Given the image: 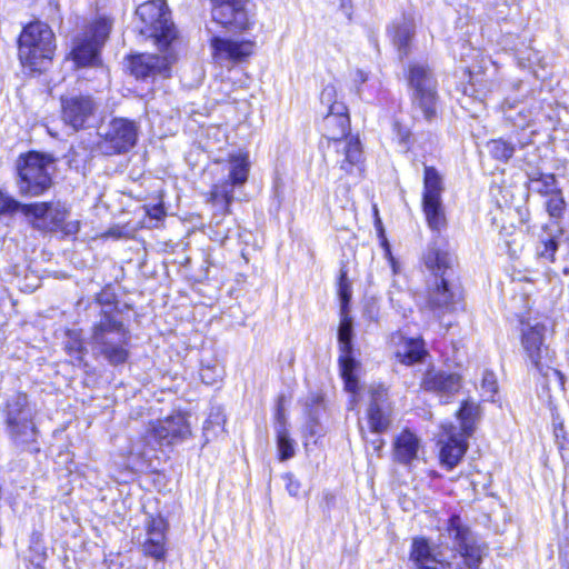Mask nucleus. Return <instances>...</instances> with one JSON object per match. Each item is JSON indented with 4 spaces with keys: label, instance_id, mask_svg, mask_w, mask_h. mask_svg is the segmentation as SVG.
Instances as JSON below:
<instances>
[{
    "label": "nucleus",
    "instance_id": "obj_58",
    "mask_svg": "<svg viewBox=\"0 0 569 569\" xmlns=\"http://www.w3.org/2000/svg\"><path fill=\"white\" fill-rule=\"evenodd\" d=\"M228 237H224L222 240H221V243L223 244L224 241L227 240Z\"/></svg>",
    "mask_w": 569,
    "mask_h": 569
},
{
    "label": "nucleus",
    "instance_id": "obj_23",
    "mask_svg": "<svg viewBox=\"0 0 569 569\" xmlns=\"http://www.w3.org/2000/svg\"><path fill=\"white\" fill-rule=\"evenodd\" d=\"M391 342L395 346V356L399 362L410 366L421 361L427 351L420 338H407L401 333L392 336Z\"/></svg>",
    "mask_w": 569,
    "mask_h": 569
},
{
    "label": "nucleus",
    "instance_id": "obj_19",
    "mask_svg": "<svg viewBox=\"0 0 569 569\" xmlns=\"http://www.w3.org/2000/svg\"><path fill=\"white\" fill-rule=\"evenodd\" d=\"M368 421L371 430L377 433L385 432L390 426V410L387 405V390L382 386L372 387L370 390Z\"/></svg>",
    "mask_w": 569,
    "mask_h": 569
},
{
    "label": "nucleus",
    "instance_id": "obj_55",
    "mask_svg": "<svg viewBox=\"0 0 569 569\" xmlns=\"http://www.w3.org/2000/svg\"><path fill=\"white\" fill-rule=\"evenodd\" d=\"M561 246H565L566 249L568 250L569 252V238H566L562 242H561Z\"/></svg>",
    "mask_w": 569,
    "mask_h": 569
},
{
    "label": "nucleus",
    "instance_id": "obj_48",
    "mask_svg": "<svg viewBox=\"0 0 569 569\" xmlns=\"http://www.w3.org/2000/svg\"><path fill=\"white\" fill-rule=\"evenodd\" d=\"M283 480L286 481V489L288 493L292 497H297L300 492L301 485L295 479L292 473H286L283 476Z\"/></svg>",
    "mask_w": 569,
    "mask_h": 569
},
{
    "label": "nucleus",
    "instance_id": "obj_52",
    "mask_svg": "<svg viewBox=\"0 0 569 569\" xmlns=\"http://www.w3.org/2000/svg\"><path fill=\"white\" fill-rule=\"evenodd\" d=\"M371 446H372V448H373V451H375L378 456H380L381 450H382V448H383V446H385V441H383L382 439H380V438H379V439H377V440H373V441L371 442Z\"/></svg>",
    "mask_w": 569,
    "mask_h": 569
},
{
    "label": "nucleus",
    "instance_id": "obj_39",
    "mask_svg": "<svg viewBox=\"0 0 569 569\" xmlns=\"http://www.w3.org/2000/svg\"><path fill=\"white\" fill-rule=\"evenodd\" d=\"M67 352L78 362H81L84 355V347L79 335L76 332L68 333V341L66 342Z\"/></svg>",
    "mask_w": 569,
    "mask_h": 569
},
{
    "label": "nucleus",
    "instance_id": "obj_46",
    "mask_svg": "<svg viewBox=\"0 0 569 569\" xmlns=\"http://www.w3.org/2000/svg\"><path fill=\"white\" fill-rule=\"evenodd\" d=\"M489 66H495V62L482 53L477 54V62L470 68V74L472 73H485Z\"/></svg>",
    "mask_w": 569,
    "mask_h": 569
},
{
    "label": "nucleus",
    "instance_id": "obj_31",
    "mask_svg": "<svg viewBox=\"0 0 569 569\" xmlns=\"http://www.w3.org/2000/svg\"><path fill=\"white\" fill-rule=\"evenodd\" d=\"M479 416V406L471 401H465L458 411V419L460 420L461 432L463 437H470L476 428V421Z\"/></svg>",
    "mask_w": 569,
    "mask_h": 569
},
{
    "label": "nucleus",
    "instance_id": "obj_44",
    "mask_svg": "<svg viewBox=\"0 0 569 569\" xmlns=\"http://www.w3.org/2000/svg\"><path fill=\"white\" fill-rule=\"evenodd\" d=\"M565 209V200L561 197L560 192L557 190L556 192L550 194L549 200L547 201V211L553 218H558L561 216Z\"/></svg>",
    "mask_w": 569,
    "mask_h": 569
},
{
    "label": "nucleus",
    "instance_id": "obj_34",
    "mask_svg": "<svg viewBox=\"0 0 569 569\" xmlns=\"http://www.w3.org/2000/svg\"><path fill=\"white\" fill-rule=\"evenodd\" d=\"M111 24L108 18H99L90 26L89 30L83 36H87L91 42L101 47L109 37Z\"/></svg>",
    "mask_w": 569,
    "mask_h": 569
},
{
    "label": "nucleus",
    "instance_id": "obj_53",
    "mask_svg": "<svg viewBox=\"0 0 569 569\" xmlns=\"http://www.w3.org/2000/svg\"><path fill=\"white\" fill-rule=\"evenodd\" d=\"M149 214L154 219H161L163 216V210L161 207H153L151 211H149Z\"/></svg>",
    "mask_w": 569,
    "mask_h": 569
},
{
    "label": "nucleus",
    "instance_id": "obj_2",
    "mask_svg": "<svg viewBox=\"0 0 569 569\" xmlns=\"http://www.w3.org/2000/svg\"><path fill=\"white\" fill-rule=\"evenodd\" d=\"M130 336L124 326L109 315H104L92 328L91 346L110 365L124 363L129 357Z\"/></svg>",
    "mask_w": 569,
    "mask_h": 569
},
{
    "label": "nucleus",
    "instance_id": "obj_29",
    "mask_svg": "<svg viewBox=\"0 0 569 569\" xmlns=\"http://www.w3.org/2000/svg\"><path fill=\"white\" fill-rule=\"evenodd\" d=\"M423 213L430 229L441 231L447 226V218L441 199H422Z\"/></svg>",
    "mask_w": 569,
    "mask_h": 569
},
{
    "label": "nucleus",
    "instance_id": "obj_20",
    "mask_svg": "<svg viewBox=\"0 0 569 569\" xmlns=\"http://www.w3.org/2000/svg\"><path fill=\"white\" fill-rule=\"evenodd\" d=\"M502 110L506 119L515 127L525 129L530 127L541 110L540 102L536 99L510 102L507 100Z\"/></svg>",
    "mask_w": 569,
    "mask_h": 569
},
{
    "label": "nucleus",
    "instance_id": "obj_5",
    "mask_svg": "<svg viewBox=\"0 0 569 569\" xmlns=\"http://www.w3.org/2000/svg\"><path fill=\"white\" fill-rule=\"evenodd\" d=\"M547 327L537 320L521 322V346L532 366L546 378L553 376L563 386V375L552 367V356L545 343Z\"/></svg>",
    "mask_w": 569,
    "mask_h": 569
},
{
    "label": "nucleus",
    "instance_id": "obj_7",
    "mask_svg": "<svg viewBox=\"0 0 569 569\" xmlns=\"http://www.w3.org/2000/svg\"><path fill=\"white\" fill-rule=\"evenodd\" d=\"M136 14L141 22L140 34L151 39L160 50L167 49L174 38L167 3L163 0H149L137 8Z\"/></svg>",
    "mask_w": 569,
    "mask_h": 569
},
{
    "label": "nucleus",
    "instance_id": "obj_18",
    "mask_svg": "<svg viewBox=\"0 0 569 569\" xmlns=\"http://www.w3.org/2000/svg\"><path fill=\"white\" fill-rule=\"evenodd\" d=\"M452 557L457 559V555ZM409 561L410 569H461L459 561L445 559L442 552L431 548L423 538L413 540Z\"/></svg>",
    "mask_w": 569,
    "mask_h": 569
},
{
    "label": "nucleus",
    "instance_id": "obj_25",
    "mask_svg": "<svg viewBox=\"0 0 569 569\" xmlns=\"http://www.w3.org/2000/svg\"><path fill=\"white\" fill-rule=\"evenodd\" d=\"M460 300V290L449 283L447 278L436 279L435 286L429 290V306L443 311H451Z\"/></svg>",
    "mask_w": 569,
    "mask_h": 569
},
{
    "label": "nucleus",
    "instance_id": "obj_51",
    "mask_svg": "<svg viewBox=\"0 0 569 569\" xmlns=\"http://www.w3.org/2000/svg\"><path fill=\"white\" fill-rule=\"evenodd\" d=\"M124 236H126V232L123 230V227H119V226L110 228L103 234V237H111V238H114V239H120V238H123Z\"/></svg>",
    "mask_w": 569,
    "mask_h": 569
},
{
    "label": "nucleus",
    "instance_id": "obj_4",
    "mask_svg": "<svg viewBox=\"0 0 569 569\" xmlns=\"http://www.w3.org/2000/svg\"><path fill=\"white\" fill-rule=\"evenodd\" d=\"M440 546L450 547L457 551L470 569H476L487 553L486 545L478 539L459 516L448 519L446 528L440 533Z\"/></svg>",
    "mask_w": 569,
    "mask_h": 569
},
{
    "label": "nucleus",
    "instance_id": "obj_37",
    "mask_svg": "<svg viewBox=\"0 0 569 569\" xmlns=\"http://www.w3.org/2000/svg\"><path fill=\"white\" fill-rule=\"evenodd\" d=\"M277 447L280 460H288L295 456L293 441L284 428L277 431Z\"/></svg>",
    "mask_w": 569,
    "mask_h": 569
},
{
    "label": "nucleus",
    "instance_id": "obj_41",
    "mask_svg": "<svg viewBox=\"0 0 569 569\" xmlns=\"http://www.w3.org/2000/svg\"><path fill=\"white\" fill-rule=\"evenodd\" d=\"M482 397L486 400L493 401V398L498 391V382L493 372L485 371L481 380Z\"/></svg>",
    "mask_w": 569,
    "mask_h": 569
},
{
    "label": "nucleus",
    "instance_id": "obj_27",
    "mask_svg": "<svg viewBox=\"0 0 569 569\" xmlns=\"http://www.w3.org/2000/svg\"><path fill=\"white\" fill-rule=\"evenodd\" d=\"M453 256L438 243L428 247L423 262L426 268L436 277V279L447 278L448 271L453 264Z\"/></svg>",
    "mask_w": 569,
    "mask_h": 569
},
{
    "label": "nucleus",
    "instance_id": "obj_6",
    "mask_svg": "<svg viewBox=\"0 0 569 569\" xmlns=\"http://www.w3.org/2000/svg\"><path fill=\"white\" fill-rule=\"evenodd\" d=\"M34 410L30 407L26 393L12 396L7 403L6 423L8 432L16 446L30 451H39L33 443L38 430L33 422Z\"/></svg>",
    "mask_w": 569,
    "mask_h": 569
},
{
    "label": "nucleus",
    "instance_id": "obj_3",
    "mask_svg": "<svg viewBox=\"0 0 569 569\" xmlns=\"http://www.w3.org/2000/svg\"><path fill=\"white\" fill-rule=\"evenodd\" d=\"M54 50V33L47 23L36 21L23 28L19 37V58L22 64L40 71L52 59Z\"/></svg>",
    "mask_w": 569,
    "mask_h": 569
},
{
    "label": "nucleus",
    "instance_id": "obj_36",
    "mask_svg": "<svg viewBox=\"0 0 569 569\" xmlns=\"http://www.w3.org/2000/svg\"><path fill=\"white\" fill-rule=\"evenodd\" d=\"M488 150L493 158L500 161H508L515 152L513 146L502 139L491 140L488 143Z\"/></svg>",
    "mask_w": 569,
    "mask_h": 569
},
{
    "label": "nucleus",
    "instance_id": "obj_16",
    "mask_svg": "<svg viewBox=\"0 0 569 569\" xmlns=\"http://www.w3.org/2000/svg\"><path fill=\"white\" fill-rule=\"evenodd\" d=\"M211 22L230 31L246 30L249 26L247 0H211Z\"/></svg>",
    "mask_w": 569,
    "mask_h": 569
},
{
    "label": "nucleus",
    "instance_id": "obj_10",
    "mask_svg": "<svg viewBox=\"0 0 569 569\" xmlns=\"http://www.w3.org/2000/svg\"><path fill=\"white\" fill-rule=\"evenodd\" d=\"M21 211L26 217L32 218L34 228L46 231L58 230L64 222L68 210L61 203L38 202L21 204L17 200L6 197L0 202V216Z\"/></svg>",
    "mask_w": 569,
    "mask_h": 569
},
{
    "label": "nucleus",
    "instance_id": "obj_30",
    "mask_svg": "<svg viewBox=\"0 0 569 569\" xmlns=\"http://www.w3.org/2000/svg\"><path fill=\"white\" fill-rule=\"evenodd\" d=\"M415 31V24L411 19L402 18L400 21L393 23L390 32L392 33V40L395 46L401 56L407 54V48L411 40Z\"/></svg>",
    "mask_w": 569,
    "mask_h": 569
},
{
    "label": "nucleus",
    "instance_id": "obj_1",
    "mask_svg": "<svg viewBox=\"0 0 569 569\" xmlns=\"http://www.w3.org/2000/svg\"><path fill=\"white\" fill-rule=\"evenodd\" d=\"M325 129L328 139L332 140L336 151V163L347 176L360 177L363 172V152L358 137H347L350 129L348 110L341 116L327 112Z\"/></svg>",
    "mask_w": 569,
    "mask_h": 569
},
{
    "label": "nucleus",
    "instance_id": "obj_38",
    "mask_svg": "<svg viewBox=\"0 0 569 569\" xmlns=\"http://www.w3.org/2000/svg\"><path fill=\"white\" fill-rule=\"evenodd\" d=\"M166 523L162 518H153L148 526V538L144 543H166Z\"/></svg>",
    "mask_w": 569,
    "mask_h": 569
},
{
    "label": "nucleus",
    "instance_id": "obj_42",
    "mask_svg": "<svg viewBox=\"0 0 569 569\" xmlns=\"http://www.w3.org/2000/svg\"><path fill=\"white\" fill-rule=\"evenodd\" d=\"M223 376V369L218 365L202 366L200 369V378L203 383L212 386L220 381Z\"/></svg>",
    "mask_w": 569,
    "mask_h": 569
},
{
    "label": "nucleus",
    "instance_id": "obj_11",
    "mask_svg": "<svg viewBox=\"0 0 569 569\" xmlns=\"http://www.w3.org/2000/svg\"><path fill=\"white\" fill-rule=\"evenodd\" d=\"M191 436L190 423L182 413L167 417L163 420H157L150 423L143 436L146 448L138 449V453L148 457L150 451H156L163 445H173L183 441Z\"/></svg>",
    "mask_w": 569,
    "mask_h": 569
},
{
    "label": "nucleus",
    "instance_id": "obj_57",
    "mask_svg": "<svg viewBox=\"0 0 569 569\" xmlns=\"http://www.w3.org/2000/svg\"><path fill=\"white\" fill-rule=\"evenodd\" d=\"M208 32H209V33H213V31H212V28H211V27H208Z\"/></svg>",
    "mask_w": 569,
    "mask_h": 569
},
{
    "label": "nucleus",
    "instance_id": "obj_22",
    "mask_svg": "<svg viewBox=\"0 0 569 569\" xmlns=\"http://www.w3.org/2000/svg\"><path fill=\"white\" fill-rule=\"evenodd\" d=\"M171 59L167 56L139 54L130 62L132 74L137 78H148L156 74L168 77Z\"/></svg>",
    "mask_w": 569,
    "mask_h": 569
},
{
    "label": "nucleus",
    "instance_id": "obj_50",
    "mask_svg": "<svg viewBox=\"0 0 569 569\" xmlns=\"http://www.w3.org/2000/svg\"><path fill=\"white\" fill-rule=\"evenodd\" d=\"M368 80V73L361 69L352 72V81L356 86L362 84Z\"/></svg>",
    "mask_w": 569,
    "mask_h": 569
},
{
    "label": "nucleus",
    "instance_id": "obj_21",
    "mask_svg": "<svg viewBox=\"0 0 569 569\" xmlns=\"http://www.w3.org/2000/svg\"><path fill=\"white\" fill-rule=\"evenodd\" d=\"M461 387V378L456 373H446L433 369L428 370L421 381V388L431 391L441 398H449L457 393Z\"/></svg>",
    "mask_w": 569,
    "mask_h": 569
},
{
    "label": "nucleus",
    "instance_id": "obj_26",
    "mask_svg": "<svg viewBox=\"0 0 569 569\" xmlns=\"http://www.w3.org/2000/svg\"><path fill=\"white\" fill-rule=\"evenodd\" d=\"M420 439L410 430H403L393 440V459L402 465H410L419 458Z\"/></svg>",
    "mask_w": 569,
    "mask_h": 569
},
{
    "label": "nucleus",
    "instance_id": "obj_49",
    "mask_svg": "<svg viewBox=\"0 0 569 569\" xmlns=\"http://www.w3.org/2000/svg\"><path fill=\"white\" fill-rule=\"evenodd\" d=\"M64 234H74L80 229V223L77 220L63 222L59 228Z\"/></svg>",
    "mask_w": 569,
    "mask_h": 569
},
{
    "label": "nucleus",
    "instance_id": "obj_12",
    "mask_svg": "<svg viewBox=\"0 0 569 569\" xmlns=\"http://www.w3.org/2000/svg\"><path fill=\"white\" fill-rule=\"evenodd\" d=\"M352 329V319L348 316V311L340 312V325L338 329V340L340 345V373L345 381L346 390L355 393L358 389L356 371L359 368V362L351 356Z\"/></svg>",
    "mask_w": 569,
    "mask_h": 569
},
{
    "label": "nucleus",
    "instance_id": "obj_35",
    "mask_svg": "<svg viewBox=\"0 0 569 569\" xmlns=\"http://www.w3.org/2000/svg\"><path fill=\"white\" fill-rule=\"evenodd\" d=\"M530 188L542 194H551L556 192V177L551 173H540L538 177L530 179Z\"/></svg>",
    "mask_w": 569,
    "mask_h": 569
},
{
    "label": "nucleus",
    "instance_id": "obj_43",
    "mask_svg": "<svg viewBox=\"0 0 569 569\" xmlns=\"http://www.w3.org/2000/svg\"><path fill=\"white\" fill-rule=\"evenodd\" d=\"M540 62H541L540 54L532 49H529L527 51L526 56H525V53H521L519 56V63L525 68L531 69L532 73L535 74L536 78H542V76L539 74L538 70L535 69V66L539 64Z\"/></svg>",
    "mask_w": 569,
    "mask_h": 569
},
{
    "label": "nucleus",
    "instance_id": "obj_47",
    "mask_svg": "<svg viewBox=\"0 0 569 569\" xmlns=\"http://www.w3.org/2000/svg\"><path fill=\"white\" fill-rule=\"evenodd\" d=\"M143 551L157 560H161L166 556V547L160 543H143Z\"/></svg>",
    "mask_w": 569,
    "mask_h": 569
},
{
    "label": "nucleus",
    "instance_id": "obj_15",
    "mask_svg": "<svg viewBox=\"0 0 569 569\" xmlns=\"http://www.w3.org/2000/svg\"><path fill=\"white\" fill-rule=\"evenodd\" d=\"M409 82L413 89V99L422 110L426 119L436 113L437 91L436 80L423 64H413L409 72Z\"/></svg>",
    "mask_w": 569,
    "mask_h": 569
},
{
    "label": "nucleus",
    "instance_id": "obj_32",
    "mask_svg": "<svg viewBox=\"0 0 569 569\" xmlns=\"http://www.w3.org/2000/svg\"><path fill=\"white\" fill-rule=\"evenodd\" d=\"M442 191V178L439 172L432 167H426L422 199H441Z\"/></svg>",
    "mask_w": 569,
    "mask_h": 569
},
{
    "label": "nucleus",
    "instance_id": "obj_56",
    "mask_svg": "<svg viewBox=\"0 0 569 569\" xmlns=\"http://www.w3.org/2000/svg\"><path fill=\"white\" fill-rule=\"evenodd\" d=\"M408 137V132H405L403 134H401L400 139L401 141H405V139Z\"/></svg>",
    "mask_w": 569,
    "mask_h": 569
},
{
    "label": "nucleus",
    "instance_id": "obj_13",
    "mask_svg": "<svg viewBox=\"0 0 569 569\" xmlns=\"http://www.w3.org/2000/svg\"><path fill=\"white\" fill-rule=\"evenodd\" d=\"M137 140V127L132 121L117 118L100 132L98 149L101 153L111 156L127 152Z\"/></svg>",
    "mask_w": 569,
    "mask_h": 569
},
{
    "label": "nucleus",
    "instance_id": "obj_17",
    "mask_svg": "<svg viewBox=\"0 0 569 569\" xmlns=\"http://www.w3.org/2000/svg\"><path fill=\"white\" fill-rule=\"evenodd\" d=\"M97 110V103L90 96H69L61 98L62 121L74 131L84 129Z\"/></svg>",
    "mask_w": 569,
    "mask_h": 569
},
{
    "label": "nucleus",
    "instance_id": "obj_9",
    "mask_svg": "<svg viewBox=\"0 0 569 569\" xmlns=\"http://www.w3.org/2000/svg\"><path fill=\"white\" fill-rule=\"evenodd\" d=\"M222 163L223 170L228 172V178L212 186L210 200L216 204H223L227 211L233 201L234 189L247 182L251 163L249 153L243 150L230 152L228 159Z\"/></svg>",
    "mask_w": 569,
    "mask_h": 569
},
{
    "label": "nucleus",
    "instance_id": "obj_14",
    "mask_svg": "<svg viewBox=\"0 0 569 569\" xmlns=\"http://www.w3.org/2000/svg\"><path fill=\"white\" fill-rule=\"evenodd\" d=\"M211 57L214 63L231 69L243 62L254 51V42L234 40L212 34L210 39Z\"/></svg>",
    "mask_w": 569,
    "mask_h": 569
},
{
    "label": "nucleus",
    "instance_id": "obj_28",
    "mask_svg": "<svg viewBox=\"0 0 569 569\" xmlns=\"http://www.w3.org/2000/svg\"><path fill=\"white\" fill-rule=\"evenodd\" d=\"M99 49L94 42H91L87 36L76 39L72 49V57L78 66H97L99 62Z\"/></svg>",
    "mask_w": 569,
    "mask_h": 569
},
{
    "label": "nucleus",
    "instance_id": "obj_8",
    "mask_svg": "<svg viewBox=\"0 0 569 569\" xmlns=\"http://www.w3.org/2000/svg\"><path fill=\"white\" fill-rule=\"evenodd\" d=\"M53 159L39 152H29L18 161L19 189L28 196H40L51 186Z\"/></svg>",
    "mask_w": 569,
    "mask_h": 569
},
{
    "label": "nucleus",
    "instance_id": "obj_45",
    "mask_svg": "<svg viewBox=\"0 0 569 569\" xmlns=\"http://www.w3.org/2000/svg\"><path fill=\"white\" fill-rule=\"evenodd\" d=\"M558 244L559 242L556 240V238H550L547 241L542 242V248L538 249V254L542 258L552 261Z\"/></svg>",
    "mask_w": 569,
    "mask_h": 569
},
{
    "label": "nucleus",
    "instance_id": "obj_54",
    "mask_svg": "<svg viewBox=\"0 0 569 569\" xmlns=\"http://www.w3.org/2000/svg\"><path fill=\"white\" fill-rule=\"evenodd\" d=\"M310 400H311L312 405H318L321 401V397L318 395L311 396Z\"/></svg>",
    "mask_w": 569,
    "mask_h": 569
},
{
    "label": "nucleus",
    "instance_id": "obj_33",
    "mask_svg": "<svg viewBox=\"0 0 569 569\" xmlns=\"http://www.w3.org/2000/svg\"><path fill=\"white\" fill-rule=\"evenodd\" d=\"M320 102L327 112H333L341 116L348 109L342 101L338 100L337 88L333 84L326 86L320 93Z\"/></svg>",
    "mask_w": 569,
    "mask_h": 569
},
{
    "label": "nucleus",
    "instance_id": "obj_24",
    "mask_svg": "<svg viewBox=\"0 0 569 569\" xmlns=\"http://www.w3.org/2000/svg\"><path fill=\"white\" fill-rule=\"evenodd\" d=\"M448 436L447 442L440 450V460L448 469L456 467L468 449L467 438L458 433L456 427H445Z\"/></svg>",
    "mask_w": 569,
    "mask_h": 569
},
{
    "label": "nucleus",
    "instance_id": "obj_40",
    "mask_svg": "<svg viewBox=\"0 0 569 569\" xmlns=\"http://www.w3.org/2000/svg\"><path fill=\"white\" fill-rule=\"evenodd\" d=\"M338 295L341 303V311H348V303L351 299V286L347 278V271L341 270L338 283Z\"/></svg>",
    "mask_w": 569,
    "mask_h": 569
}]
</instances>
